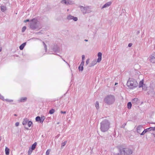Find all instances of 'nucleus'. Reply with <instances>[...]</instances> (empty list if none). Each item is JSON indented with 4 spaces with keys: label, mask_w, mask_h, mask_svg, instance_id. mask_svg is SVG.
I'll return each instance as SVG.
<instances>
[{
    "label": "nucleus",
    "mask_w": 155,
    "mask_h": 155,
    "mask_svg": "<svg viewBox=\"0 0 155 155\" xmlns=\"http://www.w3.org/2000/svg\"><path fill=\"white\" fill-rule=\"evenodd\" d=\"M35 120L36 121H40V117L39 116H37L36 117Z\"/></svg>",
    "instance_id": "30"
},
{
    "label": "nucleus",
    "mask_w": 155,
    "mask_h": 155,
    "mask_svg": "<svg viewBox=\"0 0 155 155\" xmlns=\"http://www.w3.org/2000/svg\"><path fill=\"white\" fill-rule=\"evenodd\" d=\"M140 33V31H138L137 32V34L138 35Z\"/></svg>",
    "instance_id": "50"
},
{
    "label": "nucleus",
    "mask_w": 155,
    "mask_h": 155,
    "mask_svg": "<svg viewBox=\"0 0 155 155\" xmlns=\"http://www.w3.org/2000/svg\"><path fill=\"white\" fill-rule=\"evenodd\" d=\"M115 84H116V83H115Z\"/></svg>",
    "instance_id": "56"
},
{
    "label": "nucleus",
    "mask_w": 155,
    "mask_h": 155,
    "mask_svg": "<svg viewBox=\"0 0 155 155\" xmlns=\"http://www.w3.org/2000/svg\"><path fill=\"white\" fill-rule=\"evenodd\" d=\"M95 107L98 110L99 108V104L98 101H97L95 104Z\"/></svg>",
    "instance_id": "25"
},
{
    "label": "nucleus",
    "mask_w": 155,
    "mask_h": 155,
    "mask_svg": "<svg viewBox=\"0 0 155 155\" xmlns=\"http://www.w3.org/2000/svg\"><path fill=\"white\" fill-rule=\"evenodd\" d=\"M97 56L98 58L97 59V62H100L101 60L102 53L100 52L98 53L97 54Z\"/></svg>",
    "instance_id": "11"
},
{
    "label": "nucleus",
    "mask_w": 155,
    "mask_h": 155,
    "mask_svg": "<svg viewBox=\"0 0 155 155\" xmlns=\"http://www.w3.org/2000/svg\"><path fill=\"white\" fill-rule=\"evenodd\" d=\"M115 84H116V83H115Z\"/></svg>",
    "instance_id": "57"
},
{
    "label": "nucleus",
    "mask_w": 155,
    "mask_h": 155,
    "mask_svg": "<svg viewBox=\"0 0 155 155\" xmlns=\"http://www.w3.org/2000/svg\"><path fill=\"white\" fill-rule=\"evenodd\" d=\"M1 11L3 12H4L6 10V8L4 6H1Z\"/></svg>",
    "instance_id": "22"
},
{
    "label": "nucleus",
    "mask_w": 155,
    "mask_h": 155,
    "mask_svg": "<svg viewBox=\"0 0 155 155\" xmlns=\"http://www.w3.org/2000/svg\"><path fill=\"white\" fill-rule=\"evenodd\" d=\"M1 138H0V141H1Z\"/></svg>",
    "instance_id": "54"
},
{
    "label": "nucleus",
    "mask_w": 155,
    "mask_h": 155,
    "mask_svg": "<svg viewBox=\"0 0 155 155\" xmlns=\"http://www.w3.org/2000/svg\"><path fill=\"white\" fill-rule=\"evenodd\" d=\"M51 50L54 52H58L60 51V48L57 45H54Z\"/></svg>",
    "instance_id": "10"
},
{
    "label": "nucleus",
    "mask_w": 155,
    "mask_h": 155,
    "mask_svg": "<svg viewBox=\"0 0 155 155\" xmlns=\"http://www.w3.org/2000/svg\"><path fill=\"white\" fill-rule=\"evenodd\" d=\"M14 116H17V115H16V114H14Z\"/></svg>",
    "instance_id": "53"
},
{
    "label": "nucleus",
    "mask_w": 155,
    "mask_h": 155,
    "mask_svg": "<svg viewBox=\"0 0 155 155\" xmlns=\"http://www.w3.org/2000/svg\"><path fill=\"white\" fill-rule=\"evenodd\" d=\"M110 123L107 120H104L100 123V130L102 132H105L108 130L110 128Z\"/></svg>",
    "instance_id": "2"
},
{
    "label": "nucleus",
    "mask_w": 155,
    "mask_h": 155,
    "mask_svg": "<svg viewBox=\"0 0 155 155\" xmlns=\"http://www.w3.org/2000/svg\"><path fill=\"white\" fill-rule=\"evenodd\" d=\"M50 150H48L46 152V155H49L50 153Z\"/></svg>",
    "instance_id": "42"
},
{
    "label": "nucleus",
    "mask_w": 155,
    "mask_h": 155,
    "mask_svg": "<svg viewBox=\"0 0 155 155\" xmlns=\"http://www.w3.org/2000/svg\"><path fill=\"white\" fill-rule=\"evenodd\" d=\"M42 43H43V45L44 46L45 49V51H46V50H47V46H46V45L45 44V42L44 41L42 42Z\"/></svg>",
    "instance_id": "37"
},
{
    "label": "nucleus",
    "mask_w": 155,
    "mask_h": 155,
    "mask_svg": "<svg viewBox=\"0 0 155 155\" xmlns=\"http://www.w3.org/2000/svg\"><path fill=\"white\" fill-rule=\"evenodd\" d=\"M143 80L141 81L140 82L139 87H141L143 86Z\"/></svg>",
    "instance_id": "23"
},
{
    "label": "nucleus",
    "mask_w": 155,
    "mask_h": 155,
    "mask_svg": "<svg viewBox=\"0 0 155 155\" xmlns=\"http://www.w3.org/2000/svg\"><path fill=\"white\" fill-rule=\"evenodd\" d=\"M127 85L129 88L133 89L138 85L136 81L133 78H129L127 83Z\"/></svg>",
    "instance_id": "4"
},
{
    "label": "nucleus",
    "mask_w": 155,
    "mask_h": 155,
    "mask_svg": "<svg viewBox=\"0 0 155 155\" xmlns=\"http://www.w3.org/2000/svg\"><path fill=\"white\" fill-rule=\"evenodd\" d=\"M42 43H43V45L44 46L45 49V51H46V50H47V46H46V45L45 44V42L44 41L42 42Z\"/></svg>",
    "instance_id": "38"
},
{
    "label": "nucleus",
    "mask_w": 155,
    "mask_h": 155,
    "mask_svg": "<svg viewBox=\"0 0 155 155\" xmlns=\"http://www.w3.org/2000/svg\"><path fill=\"white\" fill-rule=\"evenodd\" d=\"M5 101L9 102H12L13 101V100H9L7 99H5Z\"/></svg>",
    "instance_id": "35"
},
{
    "label": "nucleus",
    "mask_w": 155,
    "mask_h": 155,
    "mask_svg": "<svg viewBox=\"0 0 155 155\" xmlns=\"http://www.w3.org/2000/svg\"><path fill=\"white\" fill-rule=\"evenodd\" d=\"M30 28L32 30L39 29L41 28L40 23L36 19L34 18L29 23Z\"/></svg>",
    "instance_id": "1"
},
{
    "label": "nucleus",
    "mask_w": 155,
    "mask_h": 155,
    "mask_svg": "<svg viewBox=\"0 0 155 155\" xmlns=\"http://www.w3.org/2000/svg\"><path fill=\"white\" fill-rule=\"evenodd\" d=\"M149 60L152 63H155V52L153 53L149 57Z\"/></svg>",
    "instance_id": "7"
},
{
    "label": "nucleus",
    "mask_w": 155,
    "mask_h": 155,
    "mask_svg": "<svg viewBox=\"0 0 155 155\" xmlns=\"http://www.w3.org/2000/svg\"><path fill=\"white\" fill-rule=\"evenodd\" d=\"M61 3L66 5L72 4L73 3L70 0H62L61 1Z\"/></svg>",
    "instance_id": "8"
},
{
    "label": "nucleus",
    "mask_w": 155,
    "mask_h": 155,
    "mask_svg": "<svg viewBox=\"0 0 155 155\" xmlns=\"http://www.w3.org/2000/svg\"><path fill=\"white\" fill-rule=\"evenodd\" d=\"M148 94H150L152 96L155 95V92L154 91V90L153 88H150V91L147 92Z\"/></svg>",
    "instance_id": "12"
},
{
    "label": "nucleus",
    "mask_w": 155,
    "mask_h": 155,
    "mask_svg": "<svg viewBox=\"0 0 155 155\" xmlns=\"http://www.w3.org/2000/svg\"><path fill=\"white\" fill-rule=\"evenodd\" d=\"M45 117L44 116H43L40 117V123H42L43 122L44 120L45 119Z\"/></svg>",
    "instance_id": "26"
},
{
    "label": "nucleus",
    "mask_w": 155,
    "mask_h": 155,
    "mask_svg": "<svg viewBox=\"0 0 155 155\" xmlns=\"http://www.w3.org/2000/svg\"><path fill=\"white\" fill-rule=\"evenodd\" d=\"M15 125L17 127L19 125V123L18 122H17L16 123Z\"/></svg>",
    "instance_id": "46"
},
{
    "label": "nucleus",
    "mask_w": 155,
    "mask_h": 155,
    "mask_svg": "<svg viewBox=\"0 0 155 155\" xmlns=\"http://www.w3.org/2000/svg\"><path fill=\"white\" fill-rule=\"evenodd\" d=\"M132 43H130L128 45V46L129 47H130L132 46Z\"/></svg>",
    "instance_id": "47"
},
{
    "label": "nucleus",
    "mask_w": 155,
    "mask_h": 155,
    "mask_svg": "<svg viewBox=\"0 0 155 155\" xmlns=\"http://www.w3.org/2000/svg\"><path fill=\"white\" fill-rule=\"evenodd\" d=\"M26 29V26H24L22 29V32H24L25 31V30Z\"/></svg>",
    "instance_id": "36"
},
{
    "label": "nucleus",
    "mask_w": 155,
    "mask_h": 155,
    "mask_svg": "<svg viewBox=\"0 0 155 155\" xmlns=\"http://www.w3.org/2000/svg\"><path fill=\"white\" fill-rule=\"evenodd\" d=\"M79 8H80L81 12L84 15L87 13H90L92 12L91 7L90 6H87L84 7L80 5L79 6Z\"/></svg>",
    "instance_id": "5"
},
{
    "label": "nucleus",
    "mask_w": 155,
    "mask_h": 155,
    "mask_svg": "<svg viewBox=\"0 0 155 155\" xmlns=\"http://www.w3.org/2000/svg\"><path fill=\"white\" fill-rule=\"evenodd\" d=\"M84 63H83V61H81L80 65L79 66L78 69L79 71H82L83 70V66Z\"/></svg>",
    "instance_id": "15"
},
{
    "label": "nucleus",
    "mask_w": 155,
    "mask_h": 155,
    "mask_svg": "<svg viewBox=\"0 0 155 155\" xmlns=\"http://www.w3.org/2000/svg\"><path fill=\"white\" fill-rule=\"evenodd\" d=\"M111 3L112 2H111L106 3L102 7V8H107L109 6L111 5Z\"/></svg>",
    "instance_id": "14"
},
{
    "label": "nucleus",
    "mask_w": 155,
    "mask_h": 155,
    "mask_svg": "<svg viewBox=\"0 0 155 155\" xmlns=\"http://www.w3.org/2000/svg\"><path fill=\"white\" fill-rule=\"evenodd\" d=\"M85 41H88V40H86V39H85L84 40Z\"/></svg>",
    "instance_id": "51"
},
{
    "label": "nucleus",
    "mask_w": 155,
    "mask_h": 155,
    "mask_svg": "<svg viewBox=\"0 0 155 155\" xmlns=\"http://www.w3.org/2000/svg\"><path fill=\"white\" fill-rule=\"evenodd\" d=\"M1 51V49H0V52Z\"/></svg>",
    "instance_id": "55"
},
{
    "label": "nucleus",
    "mask_w": 155,
    "mask_h": 155,
    "mask_svg": "<svg viewBox=\"0 0 155 155\" xmlns=\"http://www.w3.org/2000/svg\"><path fill=\"white\" fill-rule=\"evenodd\" d=\"M26 42H24L20 46L19 48L20 50H22L24 48L25 46L26 45Z\"/></svg>",
    "instance_id": "18"
},
{
    "label": "nucleus",
    "mask_w": 155,
    "mask_h": 155,
    "mask_svg": "<svg viewBox=\"0 0 155 155\" xmlns=\"http://www.w3.org/2000/svg\"><path fill=\"white\" fill-rule=\"evenodd\" d=\"M32 123L31 121H28V125L29 127H30L31 126V125H32Z\"/></svg>",
    "instance_id": "31"
},
{
    "label": "nucleus",
    "mask_w": 155,
    "mask_h": 155,
    "mask_svg": "<svg viewBox=\"0 0 155 155\" xmlns=\"http://www.w3.org/2000/svg\"><path fill=\"white\" fill-rule=\"evenodd\" d=\"M137 101L138 99L137 98H135L132 100V102L133 103H135V102H137Z\"/></svg>",
    "instance_id": "33"
},
{
    "label": "nucleus",
    "mask_w": 155,
    "mask_h": 155,
    "mask_svg": "<svg viewBox=\"0 0 155 155\" xmlns=\"http://www.w3.org/2000/svg\"><path fill=\"white\" fill-rule=\"evenodd\" d=\"M115 101L114 96L112 94L108 95L104 98V102L108 105H111L114 103Z\"/></svg>",
    "instance_id": "3"
},
{
    "label": "nucleus",
    "mask_w": 155,
    "mask_h": 155,
    "mask_svg": "<svg viewBox=\"0 0 155 155\" xmlns=\"http://www.w3.org/2000/svg\"><path fill=\"white\" fill-rule=\"evenodd\" d=\"M142 87L143 90L145 91L147 90V87L145 86V85H144Z\"/></svg>",
    "instance_id": "41"
},
{
    "label": "nucleus",
    "mask_w": 155,
    "mask_h": 155,
    "mask_svg": "<svg viewBox=\"0 0 155 155\" xmlns=\"http://www.w3.org/2000/svg\"><path fill=\"white\" fill-rule=\"evenodd\" d=\"M54 110L52 109L49 110V113L51 114H52L54 112Z\"/></svg>",
    "instance_id": "29"
},
{
    "label": "nucleus",
    "mask_w": 155,
    "mask_h": 155,
    "mask_svg": "<svg viewBox=\"0 0 155 155\" xmlns=\"http://www.w3.org/2000/svg\"><path fill=\"white\" fill-rule=\"evenodd\" d=\"M132 107V104L130 102H129L127 103V108L129 109H130Z\"/></svg>",
    "instance_id": "27"
},
{
    "label": "nucleus",
    "mask_w": 155,
    "mask_h": 155,
    "mask_svg": "<svg viewBox=\"0 0 155 155\" xmlns=\"http://www.w3.org/2000/svg\"><path fill=\"white\" fill-rule=\"evenodd\" d=\"M5 154L6 155H8L9 153V149L6 147L5 148Z\"/></svg>",
    "instance_id": "21"
},
{
    "label": "nucleus",
    "mask_w": 155,
    "mask_h": 155,
    "mask_svg": "<svg viewBox=\"0 0 155 155\" xmlns=\"http://www.w3.org/2000/svg\"><path fill=\"white\" fill-rule=\"evenodd\" d=\"M25 128L27 129V130H28V128H26L25 127Z\"/></svg>",
    "instance_id": "52"
},
{
    "label": "nucleus",
    "mask_w": 155,
    "mask_h": 155,
    "mask_svg": "<svg viewBox=\"0 0 155 155\" xmlns=\"http://www.w3.org/2000/svg\"><path fill=\"white\" fill-rule=\"evenodd\" d=\"M85 58V56L84 55H83L82 56V61H83V63H84V60Z\"/></svg>",
    "instance_id": "40"
},
{
    "label": "nucleus",
    "mask_w": 155,
    "mask_h": 155,
    "mask_svg": "<svg viewBox=\"0 0 155 155\" xmlns=\"http://www.w3.org/2000/svg\"><path fill=\"white\" fill-rule=\"evenodd\" d=\"M36 145L37 143L36 142L35 143L33 144L32 145L31 148L32 150H34L35 148Z\"/></svg>",
    "instance_id": "24"
},
{
    "label": "nucleus",
    "mask_w": 155,
    "mask_h": 155,
    "mask_svg": "<svg viewBox=\"0 0 155 155\" xmlns=\"http://www.w3.org/2000/svg\"><path fill=\"white\" fill-rule=\"evenodd\" d=\"M147 130L145 129L143 132L140 134L141 135H143L147 132Z\"/></svg>",
    "instance_id": "34"
},
{
    "label": "nucleus",
    "mask_w": 155,
    "mask_h": 155,
    "mask_svg": "<svg viewBox=\"0 0 155 155\" xmlns=\"http://www.w3.org/2000/svg\"><path fill=\"white\" fill-rule=\"evenodd\" d=\"M27 99V98L26 97H22L18 101L20 102H23L26 101Z\"/></svg>",
    "instance_id": "17"
},
{
    "label": "nucleus",
    "mask_w": 155,
    "mask_h": 155,
    "mask_svg": "<svg viewBox=\"0 0 155 155\" xmlns=\"http://www.w3.org/2000/svg\"><path fill=\"white\" fill-rule=\"evenodd\" d=\"M0 99L1 100H2L3 101H4L5 100V99L4 98V97L1 94H0Z\"/></svg>",
    "instance_id": "39"
},
{
    "label": "nucleus",
    "mask_w": 155,
    "mask_h": 155,
    "mask_svg": "<svg viewBox=\"0 0 155 155\" xmlns=\"http://www.w3.org/2000/svg\"><path fill=\"white\" fill-rule=\"evenodd\" d=\"M33 150H32L30 148L29 149L28 151V154L29 155H30L31 153Z\"/></svg>",
    "instance_id": "28"
},
{
    "label": "nucleus",
    "mask_w": 155,
    "mask_h": 155,
    "mask_svg": "<svg viewBox=\"0 0 155 155\" xmlns=\"http://www.w3.org/2000/svg\"><path fill=\"white\" fill-rule=\"evenodd\" d=\"M97 61L96 60V59L93 60L91 62L89 66L90 67H91L92 66H94L97 63Z\"/></svg>",
    "instance_id": "16"
},
{
    "label": "nucleus",
    "mask_w": 155,
    "mask_h": 155,
    "mask_svg": "<svg viewBox=\"0 0 155 155\" xmlns=\"http://www.w3.org/2000/svg\"><path fill=\"white\" fill-rule=\"evenodd\" d=\"M126 125V123H124L121 126V127L124 128Z\"/></svg>",
    "instance_id": "45"
},
{
    "label": "nucleus",
    "mask_w": 155,
    "mask_h": 155,
    "mask_svg": "<svg viewBox=\"0 0 155 155\" xmlns=\"http://www.w3.org/2000/svg\"><path fill=\"white\" fill-rule=\"evenodd\" d=\"M89 62V59H88L87 60L86 62V65H87L88 64Z\"/></svg>",
    "instance_id": "43"
},
{
    "label": "nucleus",
    "mask_w": 155,
    "mask_h": 155,
    "mask_svg": "<svg viewBox=\"0 0 155 155\" xmlns=\"http://www.w3.org/2000/svg\"><path fill=\"white\" fill-rule=\"evenodd\" d=\"M29 21H30V20H29V19H27V20H25L24 21V22H29Z\"/></svg>",
    "instance_id": "48"
},
{
    "label": "nucleus",
    "mask_w": 155,
    "mask_h": 155,
    "mask_svg": "<svg viewBox=\"0 0 155 155\" xmlns=\"http://www.w3.org/2000/svg\"><path fill=\"white\" fill-rule=\"evenodd\" d=\"M147 131H149L150 130H155V126L154 127H150L146 129Z\"/></svg>",
    "instance_id": "20"
},
{
    "label": "nucleus",
    "mask_w": 155,
    "mask_h": 155,
    "mask_svg": "<svg viewBox=\"0 0 155 155\" xmlns=\"http://www.w3.org/2000/svg\"><path fill=\"white\" fill-rule=\"evenodd\" d=\"M28 121V120L27 118H25L22 122V124L24 125H26Z\"/></svg>",
    "instance_id": "19"
},
{
    "label": "nucleus",
    "mask_w": 155,
    "mask_h": 155,
    "mask_svg": "<svg viewBox=\"0 0 155 155\" xmlns=\"http://www.w3.org/2000/svg\"><path fill=\"white\" fill-rule=\"evenodd\" d=\"M67 141H65L64 142H63L61 143V147H63L67 143Z\"/></svg>",
    "instance_id": "32"
},
{
    "label": "nucleus",
    "mask_w": 155,
    "mask_h": 155,
    "mask_svg": "<svg viewBox=\"0 0 155 155\" xmlns=\"http://www.w3.org/2000/svg\"><path fill=\"white\" fill-rule=\"evenodd\" d=\"M67 19L68 20L73 19L74 21H77L78 19V18L77 17H74L71 15H69L68 16Z\"/></svg>",
    "instance_id": "9"
},
{
    "label": "nucleus",
    "mask_w": 155,
    "mask_h": 155,
    "mask_svg": "<svg viewBox=\"0 0 155 155\" xmlns=\"http://www.w3.org/2000/svg\"><path fill=\"white\" fill-rule=\"evenodd\" d=\"M143 129V127L142 125L139 126L137 127V132L139 134H140V132Z\"/></svg>",
    "instance_id": "13"
},
{
    "label": "nucleus",
    "mask_w": 155,
    "mask_h": 155,
    "mask_svg": "<svg viewBox=\"0 0 155 155\" xmlns=\"http://www.w3.org/2000/svg\"><path fill=\"white\" fill-rule=\"evenodd\" d=\"M120 153L122 155H131L132 153V151L130 149L124 148L120 151Z\"/></svg>",
    "instance_id": "6"
},
{
    "label": "nucleus",
    "mask_w": 155,
    "mask_h": 155,
    "mask_svg": "<svg viewBox=\"0 0 155 155\" xmlns=\"http://www.w3.org/2000/svg\"><path fill=\"white\" fill-rule=\"evenodd\" d=\"M61 113L62 114H66V111H61Z\"/></svg>",
    "instance_id": "49"
},
{
    "label": "nucleus",
    "mask_w": 155,
    "mask_h": 155,
    "mask_svg": "<svg viewBox=\"0 0 155 155\" xmlns=\"http://www.w3.org/2000/svg\"><path fill=\"white\" fill-rule=\"evenodd\" d=\"M59 56L62 58V59L68 65V66H69V67H70V65L68 63V62L66 61L65 60H64V59H63L61 57V56L60 55H59Z\"/></svg>",
    "instance_id": "44"
}]
</instances>
